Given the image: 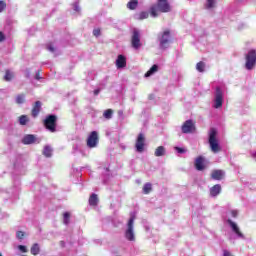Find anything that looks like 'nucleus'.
<instances>
[{
  "label": "nucleus",
  "mask_w": 256,
  "mask_h": 256,
  "mask_svg": "<svg viewBox=\"0 0 256 256\" xmlns=\"http://www.w3.org/2000/svg\"><path fill=\"white\" fill-rule=\"evenodd\" d=\"M208 143L212 152L219 153L221 151V146L219 145V141H217V130L214 128L210 130Z\"/></svg>",
  "instance_id": "20e7f679"
},
{
  "label": "nucleus",
  "mask_w": 256,
  "mask_h": 256,
  "mask_svg": "<svg viewBox=\"0 0 256 256\" xmlns=\"http://www.w3.org/2000/svg\"><path fill=\"white\" fill-rule=\"evenodd\" d=\"M255 65H256V50L252 49L248 51V53L246 54L245 69H247V71H252Z\"/></svg>",
  "instance_id": "0eeeda50"
},
{
  "label": "nucleus",
  "mask_w": 256,
  "mask_h": 256,
  "mask_svg": "<svg viewBox=\"0 0 256 256\" xmlns=\"http://www.w3.org/2000/svg\"><path fill=\"white\" fill-rule=\"evenodd\" d=\"M223 175H225L223 170H214L211 174V177L214 179V181H221V179H223Z\"/></svg>",
  "instance_id": "a211bd4d"
},
{
  "label": "nucleus",
  "mask_w": 256,
  "mask_h": 256,
  "mask_svg": "<svg viewBox=\"0 0 256 256\" xmlns=\"http://www.w3.org/2000/svg\"><path fill=\"white\" fill-rule=\"evenodd\" d=\"M15 77V73L11 72L10 70H6L4 79L6 81H11Z\"/></svg>",
  "instance_id": "2f4dec72"
},
{
  "label": "nucleus",
  "mask_w": 256,
  "mask_h": 256,
  "mask_svg": "<svg viewBox=\"0 0 256 256\" xmlns=\"http://www.w3.org/2000/svg\"><path fill=\"white\" fill-rule=\"evenodd\" d=\"M138 5H139V1H137V0H130L127 3V9H130V11H135V9H137Z\"/></svg>",
  "instance_id": "a878e982"
},
{
  "label": "nucleus",
  "mask_w": 256,
  "mask_h": 256,
  "mask_svg": "<svg viewBox=\"0 0 256 256\" xmlns=\"http://www.w3.org/2000/svg\"><path fill=\"white\" fill-rule=\"evenodd\" d=\"M217 1L218 0H206V3L204 4L205 9H215V7H217Z\"/></svg>",
  "instance_id": "393cba45"
},
{
  "label": "nucleus",
  "mask_w": 256,
  "mask_h": 256,
  "mask_svg": "<svg viewBox=\"0 0 256 256\" xmlns=\"http://www.w3.org/2000/svg\"><path fill=\"white\" fill-rule=\"evenodd\" d=\"M14 179V191L12 193H14L15 196L19 195V191H21V189L19 188V185H21V180L19 178H13Z\"/></svg>",
  "instance_id": "b1692460"
},
{
  "label": "nucleus",
  "mask_w": 256,
  "mask_h": 256,
  "mask_svg": "<svg viewBox=\"0 0 256 256\" xmlns=\"http://www.w3.org/2000/svg\"><path fill=\"white\" fill-rule=\"evenodd\" d=\"M120 147H121V149H123V150L126 149L125 145H123V144H121Z\"/></svg>",
  "instance_id": "603ef678"
},
{
  "label": "nucleus",
  "mask_w": 256,
  "mask_h": 256,
  "mask_svg": "<svg viewBox=\"0 0 256 256\" xmlns=\"http://www.w3.org/2000/svg\"><path fill=\"white\" fill-rule=\"evenodd\" d=\"M167 153V150L164 148V146H159L156 148L154 155L155 157H165Z\"/></svg>",
  "instance_id": "6ab92c4d"
},
{
  "label": "nucleus",
  "mask_w": 256,
  "mask_h": 256,
  "mask_svg": "<svg viewBox=\"0 0 256 256\" xmlns=\"http://www.w3.org/2000/svg\"><path fill=\"white\" fill-rule=\"evenodd\" d=\"M30 119H29V116L27 115H21L19 118H18V123L19 125H22V126H25L29 123Z\"/></svg>",
  "instance_id": "bb28decb"
},
{
  "label": "nucleus",
  "mask_w": 256,
  "mask_h": 256,
  "mask_svg": "<svg viewBox=\"0 0 256 256\" xmlns=\"http://www.w3.org/2000/svg\"><path fill=\"white\" fill-rule=\"evenodd\" d=\"M43 155L47 158L53 157V148L50 145H46L43 149Z\"/></svg>",
  "instance_id": "5701e85b"
},
{
  "label": "nucleus",
  "mask_w": 256,
  "mask_h": 256,
  "mask_svg": "<svg viewBox=\"0 0 256 256\" xmlns=\"http://www.w3.org/2000/svg\"><path fill=\"white\" fill-rule=\"evenodd\" d=\"M44 127L51 133L57 131V116L54 114L48 115L44 120Z\"/></svg>",
  "instance_id": "423d86ee"
},
{
  "label": "nucleus",
  "mask_w": 256,
  "mask_h": 256,
  "mask_svg": "<svg viewBox=\"0 0 256 256\" xmlns=\"http://www.w3.org/2000/svg\"><path fill=\"white\" fill-rule=\"evenodd\" d=\"M99 93H101V89L98 88L94 90V95H99Z\"/></svg>",
  "instance_id": "de8ad7c7"
},
{
  "label": "nucleus",
  "mask_w": 256,
  "mask_h": 256,
  "mask_svg": "<svg viewBox=\"0 0 256 256\" xmlns=\"http://www.w3.org/2000/svg\"><path fill=\"white\" fill-rule=\"evenodd\" d=\"M99 145V134L97 131H92L87 139V147L89 149H95Z\"/></svg>",
  "instance_id": "9d476101"
},
{
  "label": "nucleus",
  "mask_w": 256,
  "mask_h": 256,
  "mask_svg": "<svg viewBox=\"0 0 256 256\" xmlns=\"http://www.w3.org/2000/svg\"><path fill=\"white\" fill-rule=\"evenodd\" d=\"M196 70L199 72V73H204L205 72V62L203 61H200L196 64Z\"/></svg>",
  "instance_id": "c756f323"
},
{
  "label": "nucleus",
  "mask_w": 256,
  "mask_h": 256,
  "mask_svg": "<svg viewBox=\"0 0 256 256\" xmlns=\"http://www.w3.org/2000/svg\"><path fill=\"white\" fill-rule=\"evenodd\" d=\"M69 219H71V214L69 212H65L63 214V223H64V225H69Z\"/></svg>",
  "instance_id": "72a5a7b5"
},
{
  "label": "nucleus",
  "mask_w": 256,
  "mask_h": 256,
  "mask_svg": "<svg viewBox=\"0 0 256 256\" xmlns=\"http://www.w3.org/2000/svg\"><path fill=\"white\" fill-rule=\"evenodd\" d=\"M214 109H221L223 107V89L217 86L214 93Z\"/></svg>",
  "instance_id": "6e6552de"
},
{
  "label": "nucleus",
  "mask_w": 256,
  "mask_h": 256,
  "mask_svg": "<svg viewBox=\"0 0 256 256\" xmlns=\"http://www.w3.org/2000/svg\"><path fill=\"white\" fill-rule=\"evenodd\" d=\"M30 253L32 255H39V253H41V248L39 247L38 243H35L32 245V247L30 249Z\"/></svg>",
  "instance_id": "cd10ccee"
},
{
  "label": "nucleus",
  "mask_w": 256,
  "mask_h": 256,
  "mask_svg": "<svg viewBox=\"0 0 256 256\" xmlns=\"http://www.w3.org/2000/svg\"><path fill=\"white\" fill-rule=\"evenodd\" d=\"M18 249L21 253H27V246L25 245H18Z\"/></svg>",
  "instance_id": "58836bf2"
},
{
  "label": "nucleus",
  "mask_w": 256,
  "mask_h": 256,
  "mask_svg": "<svg viewBox=\"0 0 256 256\" xmlns=\"http://www.w3.org/2000/svg\"><path fill=\"white\" fill-rule=\"evenodd\" d=\"M157 11L160 13H169L171 11V5L167 0H157V3L151 6L150 8V15L152 17H158Z\"/></svg>",
  "instance_id": "f03ea898"
},
{
  "label": "nucleus",
  "mask_w": 256,
  "mask_h": 256,
  "mask_svg": "<svg viewBox=\"0 0 256 256\" xmlns=\"http://www.w3.org/2000/svg\"><path fill=\"white\" fill-rule=\"evenodd\" d=\"M35 141H37V138L33 134H26L22 138L23 145H33V143H35Z\"/></svg>",
  "instance_id": "2eb2a0df"
},
{
  "label": "nucleus",
  "mask_w": 256,
  "mask_h": 256,
  "mask_svg": "<svg viewBox=\"0 0 256 256\" xmlns=\"http://www.w3.org/2000/svg\"><path fill=\"white\" fill-rule=\"evenodd\" d=\"M117 69H125L127 67V58L123 54H119L116 59Z\"/></svg>",
  "instance_id": "ddd939ff"
},
{
  "label": "nucleus",
  "mask_w": 256,
  "mask_h": 256,
  "mask_svg": "<svg viewBox=\"0 0 256 256\" xmlns=\"http://www.w3.org/2000/svg\"><path fill=\"white\" fill-rule=\"evenodd\" d=\"M152 190H153V185L151 183H146L143 187L144 195H149V193H151Z\"/></svg>",
  "instance_id": "c85d7f7f"
},
{
  "label": "nucleus",
  "mask_w": 256,
  "mask_h": 256,
  "mask_svg": "<svg viewBox=\"0 0 256 256\" xmlns=\"http://www.w3.org/2000/svg\"><path fill=\"white\" fill-rule=\"evenodd\" d=\"M7 7V3H5V1L0 0V13H3V11H5Z\"/></svg>",
  "instance_id": "e433bc0d"
},
{
  "label": "nucleus",
  "mask_w": 256,
  "mask_h": 256,
  "mask_svg": "<svg viewBox=\"0 0 256 256\" xmlns=\"http://www.w3.org/2000/svg\"><path fill=\"white\" fill-rule=\"evenodd\" d=\"M253 157L256 159V152L253 154Z\"/></svg>",
  "instance_id": "864d4df0"
},
{
  "label": "nucleus",
  "mask_w": 256,
  "mask_h": 256,
  "mask_svg": "<svg viewBox=\"0 0 256 256\" xmlns=\"http://www.w3.org/2000/svg\"><path fill=\"white\" fill-rule=\"evenodd\" d=\"M221 193V186L219 184L214 185L210 188V195L211 197H217Z\"/></svg>",
  "instance_id": "aec40b11"
},
{
  "label": "nucleus",
  "mask_w": 256,
  "mask_h": 256,
  "mask_svg": "<svg viewBox=\"0 0 256 256\" xmlns=\"http://www.w3.org/2000/svg\"><path fill=\"white\" fill-rule=\"evenodd\" d=\"M60 245H61V247H65V242H64V241H61V242H60Z\"/></svg>",
  "instance_id": "3c124183"
},
{
  "label": "nucleus",
  "mask_w": 256,
  "mask_h": 256,
  "mask_svg": "<svg viewBox=\"0 0 256 256\" xmlns=\"http://www.w3.org/2000/svg\"><path fill=\"white\" fill-rule=\"evenodd\" d=\"M195 167L197 171H203V169H205V158H203V156L196 158Z\"/></svg>",
  "instance_id": "dca6fc26"
},
{
  "label": "nucleus",
  "mask_w": 256,
  "mask_h": 256,
  "mask_svg": "<svg viewBox=\"0 0 256 256\" xmlns=\"http://www.w3.org/2000/svg\"><path fill=\"white\" fill-rule=\"evenodd\" d=\"M41 101H36L35 105L33 106L32 109V117H38L39 113H41Z\"/></svg>",
  "instance_id": "f3484780"
},
{
  "label": "nucleus",
  "mask_w": 256,
  "mask_h": 256,
  "mask_svg": "<svg viewBox=\"0 0 256 256\" xmlns=\"http://www.w3.org/2000/svg\"><path fill=\"white\" fill-rule=\"evenodd\" d=\"M77 151H79V146H77V145H74L73 146V151H72V153H77Z\"/></svg>",
  "instance_id": "a18cd8bd"
},
{
  "label": "nucleus",
  "mask_w": 256,
  "mask_h": 256,
  "mask_svg": "<svg viewBox=\"0 0 256 256\" xmlns=\"http://www.w3.org/2000/svg\"><path fill=\"white\" fill-rule=\"evenodd\" d=\"M133 223H135V214L134 212H131L127 229L125 231V239H127V241H135V230L133 229Z\"/></svg>",
  "instance_id": "39448f33"
},
{
  "label": "nucleus",
  "mask_w": 256,
  "mask_h": 256,
  "mask_svg": "<svg viewBox=\"0 0 256 256\" xmlns=\"http://www.w3.org/2000/svg\"><path fill=\"white\" fill-rule=\"evenodd\" d=\"M223 256H233L229 250L224 249L223 250Z\"/></svg>",
  "instance_id": "c03bdc74"
},
{
  "label": "nucleus",
  "mask_w": 256,
  "mask_h": 256,
  "mask_svg": "<svg viewBox=\"0 0 256 256\" xmlns=\"http://www.w3.org/2000/svg\"><path fill=\"white\" fill-rule=\"evenodd\" d=\"M16 237H17V239H19L20 241L23 240V239H25V232H23V231H17V232H16Z\"/></svg>",
  "instance_id": "c9c22d12"
},
{
  "label": "nucleus",
  "mask_w": 256,
  "mask_h": 256,
  "mask_svg": "<svg viewBox=\"0 0 256 256\" xmlns=\"http://www.w3.org/2000/svg\"><path fill=\"white\" fill-rule=\"evenodd\" d=\"M157 39L159 42V49H161V51H165L166 49H169V47H171V44L173 43V38L171 37V31L169 30L160 32L157 36Z\"/></svg>",
  "instance_id": "7ed1b4c3"
},
{
  "label": "nucleus",
  "mask_w": 256,
  "mask_h": 256,
  "mask_svg": "<svg viewBox=\"0 0 256 256\" xmlns=\"http://www.w3.org/2000/svg\"><path fill=\"white\" fill-rule=\"evenodd\" d=\"M100 169H102V171H101V173H102V176H101L102 183L104 185H107V183H109V180L111 179V172L109 171L108 167L100 168Z\"/></svg>",
  "instance_id": "4468645a"
},
{
  "label": "nucleus",
  "mask_w": 256,
  "mask_h": 256,
  "mask_svg": "<svg viewBox=\"0 0 256 256\" xmlns=\"http://www.w3.org/2000/svg\"><path fill=\"white\" fill-rule=\"evenodd\" d=\"M159 71V66L154 64L144 75V77H151V75H155Z\"/></svg>",
  "instance_id": "4be33fe9"
},
{
  "label": "nucleus",
  "mask_w": 256,
  "mask_h": 256,
  "mask_svg": "<svg viewBox=\"0 0 256 256\" xmlns=\"http://www.w3.org/2000/svg\"><path fill=\"white\" fill-rule=\"evenodd\" d=\"M149 18V12L147 11H142L139 13L138 19L143 21V19H148Z\"/></svg>",
  "instance_id": "f704fd0d"
},
{
  "label": "nucleus",
  "mask_w": 256,
  "mask_h": 256,
  "mask_svg": "<svg viewBox=\"0 0 256 256\" xmlns=\"http://www.w3.org/2000/svg\"><path fill=\"white\" fill-rule=\"evenodd\" d=\"M93 35H94V37H99L101 35V29L95 28L93 30Z\"/></svg>",
  "instance_id": "ea45409f"
},
{
  "label": "nucleus",
  "mask_w": 256,
  "mask_h": 256,
  "mask_svg": "<svg viewBox=\"0 0 256 256\" xmlns=\"http://www.w3.org/2000/svg\"><path fill=\"white\" fill-rule=\"evenodd\" d=\"M237 217H239V210L230 209L226 211V223H228L229 227L232 229L233 233H235L238 239H245V235H243L237 223L231 220L237 219Z\"/></svg>",
  "instance_id": "f257e3e1"
},
{
  "label": "nucleus",
  "mask_w": 256,
  "mask_h": 256,
  "mask_svg": "<svg viewBox=\"0 0 256 256\" xmlns=\"http://www.w3.org/2000/svg\"><path fill=\"white\" fill-rule=\"evenodd\" d=\"M47 49H48V51H50V53H55V47H53V45L48 44Z\"/></svg>",
  "instance_id": "37998d69"
},
{
  "label": "nucleus",
  "mask_w": 256,
  "mask_h": 256,
  "mask_svg": "<svg viewBox=\"0 0 256 256\" xmlns=\"http://www.w3.org/2000/svg\"><path fill=\"white\" fill-rule=\"evenodd\" d=\"M73 7H74V11H76V13H79V11H81V8L79 7V2H75Z\"/></svg>",
  "instance_id": "79ce46f5"
},
{
  "label": "nucleus",
  "mask_w": 256,
  "mask_h": 256,
  "mask_svg": "<svg viewBox=\"0 0 256 256\" xmlns=\"http://www.w3.org/2000/svg\"><path fill=\"white\" fill-rule=\"evenodd\" d=\"M135 147L137 153H143V151H145V135H143V133L138 135Z\"/></svg>",
  "instance_id": "9b49d317"
},
{
  "label": "nucleus",
  "mask_w": 256,
  "mask_h": 256,
  "mask_svg": "<svg viewBox=\"0 0 256 256\" xmlns=\"http://www.w3.org/2000/svg\"><path fill=\"white\" fill-rule=\"evenodd\" d=\"M175 151H177V153H179L180 155H183V153L186 152V150L184 148H181L179 146H176L175 148Z\"/></svg>",
  "instance_id": "4c0bfd02"
},
{
  "label": "nucleus",
  "mask_w": 256,
  "mask_h": 256,
  "mask_svg": "<svg viewBox=\"0 0 256 256\" xmlns=\"http://www.w3.org/2000/svg\"><path fill=\"white\" fill-rule=\"evenodd\" d=\"M15 102L17 103V105H23V103H25V94L17 95Z\"/></svg>",
  "instance_id": "7c9ffc66"
},
{
  "label": "nucleus",
  "mask_w": 256,
  "mask_h": 256,
  "mask_svg": "<svg viewBox=\"0 0 256 256\" xmlns=\"http://www.w3.org/2000/svg\"><path fill=\"white\" fill-rule=\"evenodd\" d=\"M98 203L99 197L97 196V194H91V196L89 197V205H91V207H97Z\"/></svg>",
  "instance_id": "412c9836"
},
{
  "label": "nucleus",
  "mask_w": 256,
  "mask_h": 256,
  "mask_svg": "<svg viewBox=\"0 0 256 256\" xmlns=\"http://www.w3.org/2000/svg\"><path fill=\"white\" fill-rule=\"evenodd\" d=\"M14 169L17 171V169H19V164H17V162L14 163Z\"/></svg>",
  "instance_id": "8fccbe9b"
},
{
  "label": "nucleus",
  "mask_w": 256,
  "mask_h": 256,
  "mask_svg": "<svg viewBox=\"0 0 256 256\" xmlns=\"http://www.w3.org/2000/svg\"><path fill=\"white\" fill-rule=\"evenodd\" d=\"M104 119H111L113 117V111L111 109H107L103 113Z\"/></svg>",
  "instance_id": "473e14b6"
},
{
  "label": "nucleus",
  "mask_w": 256,
  "mask_h": 256,
  "mask_svg": "<svg viewBox=\"0 0 256 256\" xmlns=\"http://www.w3.org/2000/svg\"><path fill=\"white\" fill-rule=\"evenodd\" d=\"M26 77L29 79L31 77V72L29 70H26Z\"/></svg>",
  "instance_id": "09e8293b"
},
{
  "label": "nucleus",
  "mask_w": 256,
  "mask_h": 256,
  "mask_svg": "<svg viewBox=\"0 0 256 256\" xmlns=\"http://www.w3.org/2000/svg\"><path fill=\"white\" fill-rule=\"evenodd\" d=\"M35 79H36V81H41V79H43V78L41 77V70H38V71L36 72V74H35Z\"/></svg>",
  "instance_id": "a19ab883"
},
{
  "label": "nucleus",
  "mask_w": 256,
  "mask_h": 256,
  "mask_svg": "<svg viewBox=\"0 0 256 256\" xmlns=\"http://www.w3.org/2000/svg\"><path fill=\"white\" fill-rule=\"evenodd\" d=\"M0 41H5V34L3 32H0Z\"/></svg>",
  "instance_id": "49530a36"
},
{
  "label": "nucleus",
  "mask_w": 256,
  "mask_h": 256,
  "mask_svg": "<svg viewBox=\"0 0 256 256\" xmlns=\"http://www.w3.org/2000/svg\"><path fill=\"white\" fill-rule=\"evenodd\" d=\"M0 256H3V254H0Z\"/></svg>",
  "instance_id": "5fc2aeb1"
},
{
  "label": "nucleus",
  "mask_w": 256,
  "mask_h": 256,
  "mask_svg": "<svg viewBox=\"0 0 256 256\" xmlns=\"http://www.w3.org/2000/svg\"><path fill=\"white\" fill-rule=\"evenodd\" d=\"M181 131L184 134L193 133V131H195V123H193V120H186L181 127Z\"/></svg>",
  "instance_id": "f8f14e48"
},
{
  "label": "nucleus",
  "mask_w": 256,
  "mask_h": 256,
  "mask_svg": "<svg viewBox=\"0 0 256 256\" xmlns=\"http://www.w3.org/2000/svg\"><path fill=\"white\" fill-rule=\"evenodd\" d=\"M131 43L133 49L137 50L141 47V32L137 28L133 29Z\"/></svg>",
  "instance_id": "1a4fd4ad"
}]
</instances>
